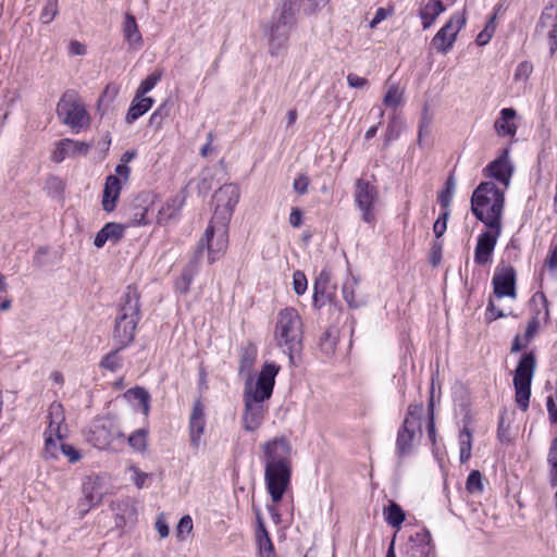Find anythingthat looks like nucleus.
Here are the masks:
<instances>
[{
	"label": "nucleus",
	"instance_id": "obj_1",
	"mask_svg": "<svg viewBox=\"0 0 557 557\" xmlns=\"http://www.w3.org/2000/svg\"><path fill=\"white\" fill-rule=\"evenodd\" d=\"M264 482L274 504H278L290 485L293 447L286 436H276L261 445Z\"/></svg>",
	"mask_w": 557,
	"mask_h": 557
},
{
	"label": "nucleus",
	"instance_id": "obj_2",
	"mask_svg": "<svg viewBox=\"0 0 557 557\" xmlns=\"http://www.w3.org/2000/svg\"><path fill=\"white\" fill-rule=\"evenodd\" d=\"M281 367L274 362H265L256 381L251 379L245 383L243 398L244 411L242 424L245 431L255 432L262 424L268 414L267 401L271 398L275 385V377Z\"/></svg>",
	"mask_w": 557,
	"mask_h": 557
},
{
	"label": "nucleus",
	"instance_id": "obj_3",
	"mask_svg": "<svg viewBox=\"0 0 557 557\" xmlns=\"http://www.w3.org/2000/svg\"><path fill=\"white\" fill-rule=\"evenodd\" d=\"M139 293L135 286H127L123 293L113 329V341L120 349L129 346L134 338L138 322L141 319Z\"/></svg>",
	"mask_w": 557,
	"mask_h": 557
},
{
	"label": "nucleus",
	"instance_id": "obj_4",
	"mask_svg": "<svg viewBox=\"0 0 557 557\" xmlns=\"http://www.w3.org/2000/svg\"><path fill=\"white\" fill-rule=\"evenodd\" d=\"M504 190L492 182L481 183L472 193L471 211L486 227H502Z\"/></svg>",
	"mask_w": 557,
	"mask_h": 557
},
{
	"label": "nucleus",
	"instance_id": "obj_5",
	"mask_svg": "<svg viewBox=\"0 0 557 557\" xmlns=\"http://www.w3.org/2000/svg\"><path fill=\"white\" fill-rule=\"evenodd\" d=\"M304 323L295 308L282 309L276 317L274 326V339L284 354H287L290 362L295 355L302 349Z\"/></svg>",
	"mask_w": 557,
	"mask_h": 557
},
{
	"label": "nucleus",
	"instance_id": "obj_6",
	"mask_svg": "<svg viewBox=\"0 0 557 557\" xmlns=\"http://www.w3.org/2000/svg\"><path fill=\"white\" fill-rule=\"evenodd\" d=\"M296 0H284L268 30L270 54L276 57L286 50L289 34L295 25Z\"/></svg>",
	"mask_w": 557,
	"mask_h": 557
},
{
	"label": "nucleus",
	"instance_id": "obj_7",
	"mask_svg": "<svg viewBox=\"0 0 557 557\" xmlns=\"http://www.w3.org/2000/svg\"><path fill=\"white\" fill-rule=\"evenodd\" d=\"M537 359L533 350L523 352L513 373L515 400L525 411L529 408L531 383L536 369Z\"/></svg>",
	"mask_w": 557,
	"mask_h": 557
},
{
	"label": "nucleus",
	"instance_id": "obj_8",
	"mask_svg": "<svg viewBox=\"0 0 557 557\" xmlns=\"http://www.w3.org/2000/svg\"><path fill=\"white\" fill-rule=\"evenodd\" d=\"M57 114L61 122L76 133L89 125L88 112L74 90H66L57 104Z\"/></svg>",
	"mask_w": 557,
	"mask_h": 557
},
{
	"label": "nucleus",
	"instance_id": "obj_9",
	"mask_svg": "<svg viewBox=\"0 0 557 557\" xmlns=\"http://www.w3.org/2000/svg\"><path fill=\"white\" fill-rule=\"evenodd\" d=\"M228 247V224L211 220L207 226L199 244L197 252L207 249L208 261L213 263L220 260Z\"/></svg>",
	"mask_w": 557,
	"mask_h": 557
},
{
	"label": "nucleus",
	"instance_id": "obj_10",
	"mask_svg": "<svg viewBox=\"0 0 557 557\" xmlns=\"http://www.w3.org/2000/svg\"><path fill=\"white\" fill-rule=\"evenodd\" d=\"M355 203L361 213V220L374 226L376 223V205L380 196L377 187L364 178H358L355 183Z\"/></svg>",
	"mask_w": 557,
	"mask_h": 557
},
{
	"label": "nucleus",
	"instance_id": "obj_11",
	"mask_svg": "<svg viewBox=\"0 0 557 557\" xmlns=\"http://www.w3.org/2000/svg\"><path fill=\"white\" fill-rule=\"evenodd\" d=\"M239 197L240 190L236 184H224L221 186L213 195L215 209L211 220L228 224Z\"/></svg>",
	"mask_w": 557,
	"mask_h": 557
},
{
	"label": "nucleus",
	"instance_id": "obj_12",
	"mask_svg": "<svg viewBox=\"0 0 557 557\" xmlns=\"http://www.w3.org/2000/svg\"><path fill=\"white\" fill-rule=\"evenodd\" d=\"M467 22L466 12H455L432 39V46L437 52L446 54L451 50L458 33Z\"/></svg>",
	"mask_w": 557,
	"mask_h": 557
},
{
	"label": "nucleus",
	"instance_id": "obj_13",
	"mask_svg": "<svg viewBox=\"0 0 557 557\" xmlns=\"http://www.w3.org/2000/svg\"><path fill=\"white\" fill-rule=\"evenodd\" d=\"M123 437L110 419L96 420L88 433V442L98 449H108L115 438Z\"/></svg>",
	"mask_w": 557,
	"mask_h": 557
},
{
	"label": "nucleus",
	"instance_id": "obj_14",
	"mask_svg": "<svg viewBox=\"0 0 557 557\" xmlns=\"http://www.w3.org/2000/svg\"><path fill=\"white\" fill-rule=\"evenodd\" d=\"M502 227H487L476 238L474 248V263L480 267L491 264L493 253L498 238L502 235Z\"/></svg>",
	"mask_w": 557,
	"mask_h": 557
},
{
	"label": "nucleus",
	"instance_id": "obj_15",
	"mask_svg": "<svg viewBox=\"0 0 557 557\" xmlns=\"http://www.w3.org/2000/svg\"><path fill=\"white\" fill-rule=\"evenodd\" d=\"M530 302L534 306H540V308L535 310L531 319L528 321L525 332L523 334L527 342H532L537 335L542 321L545 323H548L549 321L548 301L543 292H536L531 297Z\"/></svg>",
	"mask_w": 557,
	"mask_h": 557
},
{
	"label": "nucleus",
	"instance_id": "obj_16",
	"mask_svg": "<svg viewBox=\"0 0 557 557\" xmlns=\"http://www.w3.org/2000/svg\"><path fill=\"white\" fill-rule=\"evenodd\" d=\"M494 295L497 298H516V271L512 267L496 269L492 278Z\"/></svg>",
	"mask_w": 557,
	"mask_h": 557
},
{
	"label": "nucleus",
	"instance_id": "obj_17",
	"mask_svg": "<svg viewBox=\"0 0 557 557\" xmlns=\"http://www.w3.org/2000/svg\"><path fill=\"white\" fill-rule=\"evenodd\" d=\"M83 497L79 499V508L83 513L98 506L103 498V486L100 476H88L82 486Z\"/></svg>",
	"mask_w": 557,
	"mask_h": 557
},
{
	"label": "nucleus",
	"instance_id": "obj_18",
	"mask_svg": "<svg viewBox=\"0 0 557 557\" xmlns=\"http://www.w3.org/2000/svg\"><path fill=\"white\" fill-rule=\"evenodd\" d=\"M536 29L547 36L553 55L557 50V5L550 4L543 10Z\"/></svg>",
	"mask_w": 557,
	"mask_h": 557
},
{
	"label": "nucleus",
	"instance_id": "obj_19",
	"mask_svg": "<svg viewBox=\"0 0 557 557\" xmlns=\"http://www.w3.org/2000/svg\"><path fill=\"white\" fill-rule=\"evenodd\" d=\"M432 550V539L428 530L411 534L404 546V554L407 557H429Z\"/></svg>",
	"mask_w": 557,
	"mask_h": 557
},
{
	"label": "nucleus",
	"instance_id": "obj_20",
	"mask_svg": "<svg viewBox=\"0 0 557 557\" xmlns=\"http://www.w3.org/2000/svg\"><path fill=\"white\" fill-rule=\"evenodd\" d=\"M48 426L44 436H55L59 440H64L67 434V428L64 424L65 416L61 403L53 401L48 409Z\"/></svg>",
	"mask_w": 557,
	"mask_h": 557
},
{
	"label": "nucleus",
	"instance_id": "obj_21",
	"mask_svg": "<svg viewBox=\"0 0 557 557\" xmlns=\"http://www.w3.org/2000/svg\"><path fill=\"white\" fill-rule=\"evenodd\" d=\"M206 428L205 406L200 399L194 403L189 417V440L194 448H198Z\"/></svg>",
	"mask_w": 557,
	"mask_h": 557
},
{
	"label": "nucleus",
	"instance_id": "obj_22",
	"mask_svg": "<svg viewBox=\"0 0 557 557\" xmlns=\"http://www.w3.org/2000/svg\"><path fill=\"white\" fill-rule=\"evenodd\" d=\"M92 143L78 141L71 138L60 140L57 148L52 152V160L57 163L62 162L67 157H75L77 154H87Z\"/></svg>",
	"mask_w": 557,
	"mask_h": 557
},
{
	"label": "nucleus",
	"instance_id": "obj_23",
	"mask_svg": "<svg viewBox=\"0 0 557 557\" xmlns=\"http://www.w3.org/2000/svg\"><path fill=\"white\" fill-rule=\"evenodd\" d=\"M486 175L493 177L504 184L505 188L509 186L510 178L513 172V168L510 164L507 151L504 156L491 162L486 168Z\"/></svg>",
	"mask_w": 557,
	"mask_h": 557
},
{
	"label": "nucleus",
	"instance_id": "obj_24",
	"mask_svg": "<svg viewBox=\"0 0 557 557\" xmlns=\"http://www.w3.org/2000/svg\"><path fill=\"white\" fill-rule=\"evenodd\" d=\"M417 431L420 432L417 426L411 425L409 420H404L396 438V453L398 457H404L411 453L412 442Z\"/></svg>",
	"mask_w": 557,
	"mask_h": 557
},
{
	"label": "nucleus",
	"instance_id": "obj_25",
	"mask_svg": "<svg viewBox=\"0 0 557 557\" xmlns=\"http://www.w3.org/2000/svg\"><path fill=\"white\" fill-rule=\"evenodd\" d=\"M121 188L122 183L117 176L109 175L107 177L102 195V208L104 211L111 212L115 209Z\"/></svg>",
	"mask_w": 557,
	"mask_h": 557
},
{
	"label": "nucleus",
	"instance_id": "obj_26",
	"mask_svg": "<svg viewBox=\"0 0 557 557\" xmlns=\"http://www.w3.org/2000/svg\"><path fill=\"white\" fill-rule=\"evenodd\" d=\"M125 228L122 224L109 222L95 236L94 245L102 248L108 240L120 242L124 236Z\"/></svg>",
	"mask_w": 557,
	"mask_h": 557
},
{
	"label": "nucleus",
	"instance_id": "obj_27",
	"mask_svg": "<svg viewBox=\"0 0 557 557\" xmlns=\"http://www.w3.org/2000/svg\"><path fill=\"white\" fill-rule=\"evenodd\" d=\"M446 10L440 0H429L420 10L419 17L423 29L430 28L436 18Z\"/></svg>",
	"mask_w": 557,
	"mask_h": 557
},
{
	"label": "nucleus",
	"instance_id": "obj_28",
	"mask_svg": "<svg viewBox=\"0 0 557 557\" xmlns=\"http://www.w3.org/2000/svg\"><path fill=\"white\" fill-rule=\"evenodd\" d=\"M516 111L512 108H505L500 116L495 121L494 127L499 136H515L517 125L515 123Z\"/></svg>",
	"mask_w": 557,
	"mask_h": 557
},
{
	"label": "nucleus",
	"instance_id": "obj_29",
	"mask_svg": "<svg viewBox=\"0 0 557 557\" xmlns=\"http://www.w3.org/2000/svg\"><path fill=\"white\" fill-rule=\"evenodd\" d=\"M153 102L154 101L151 97H141L140 95H135L125 116L126 123L133 124L136 120H138L151 109Z\"/></svg>",
	"mask_w": 557,
	"mask_h": 557
},
{
	"label": "nucleus",
	"instance_id": "obj_30",
	"mask_svg": "<svg viewBox=\"0 0 557 557\" xmlns=\"http://www.w3.org/2000/svg\"><path fill=\"white\" fill-rule=\"evenodd\" d=\"M258 520V529H257V543L259 548V554L261 557H275L274 554V545L270 537L269 532L267 531L260 512H257Z\"/></svg>",
	"mask_w": 557,
	"mask_h": 557
},
{
	"label": "nucleus",
	"instance_id": "obj_31",
	"mask_svg": "<svg viewBox=\"0 0 557 557\" xmlns=\"http://www.w3.org/2000/svg\"><path fill=\"white\" fill-rule=\"evenodd\" d=\"M122 30L124 38L129 45H141L143 37L139 32L136 18L131 13H125L124 21L122 24Z\"/></svg>",
	"mask_w": 557,
	"mask_h": 557
},
{
	"label": "nucleus",
	"instance_id": "obj_32",
	"mask_svg": "<svg viewBox=\"0 0 557 557\" xmlns=\"http://www.w3.org/2000/svg\"><path fill=\"white\" fill-rule=\"evenodd\" d=\"M383 517L388 525L398 529L405 521L406 513L397 503L389 500V504L383 508Z\"/></svg>",
	"mask_w": 557,
	"mask_h": 557
},
{
	"label": "nucleus",
	"instance_id": "obj_33",
	"mask_svg": "<svg viewBox=\"0 0 557 557\" xmlns=\"http://www.w3.org/2000/svg\"><path fill=\"white\" fill-rule=\"evenodd\" d=\"M183 206V200L177 197L166 200L159 209L157 215L158 224H166L171 219L175 218Z\"/></svg>",
	"mask_w": 557,
	"mask_h": 557
},
{
	"label": "nucleus",
	"instance_id": "obj_34",
	"mask_svg": "<svg viewBox=\"0 0 557 557\" xmlns=\"http://www.w3.org/2000/svg\"><path fill=\"white\" fill-rule=\"evenodd\" d=\"M358 287V280L354 276L347 278L343 284V296L345 301L350 308H358L363 305V299L358 297L356 289Z\"/></svg>",
	"mask_w": 557,
	"mask_h": 557
},
{
	"label": "nucleus",
	"instance_id": "obj_35",
	"mask_svg": "<svg viewBox=\"0 0 557 557\" xmlns=\"http://www.w3.org/2000/svg\"><path fill=\"white\" fill-rule=\"evenodd\" d=\"M197 259L191 261L187 268L182 271L180 277L175 281V289L181 294H187L189 287L194 281L195 274L197 272Z\"/></svg>",
	"mask_w": 557,
	"mask_h": 557
},
{
	"label": "nucleus",
	"instance_id": "obj_36",
	"mask_svg": "<svg viewBox=\"0 0 557 557\" xmlns=\"http://www.w3.org/2000/svg\"><path fill=\"white\" fill-rule=\"evenodd\" d=\"M459 460L461 463L467 462L471 458L472 450V432L465 426L458 435Z\"/></svg>",
	"mask_w": 557,
	"mask_h": 557
},
{
	"label": "nucleus",
	"instance_id": "obj_37",
	"mask_svg": "<svg viewBox=\"0 0 557 557\" xmlns=\"http://www.w3.org/2000/svg\"><path fill=\"white\" fill-rule=\"evenodd\" d=\"M257 347L252 343H248L240 349L239 372H250L257 359Z\"/></svg>",
	"mask_w": 557,
	"mask_h": 557
},
{
	"label": "nucleus",
	"instance_id": "obj_38",
	"mask_svg": "<svg viewBox=\"0 0 557 557\" xmlns=\"http://www.w3.org/2000/svg\"><path fill=\"white\" fill-rule=\"evenodd\" d=\"M121 350L122 349H120V345H117L115 349L111 350L106 356H103L99 363L100 368L106 369L110 372H116L117 370H120L123 366V359L120 355Z\"/></svg>",
	"mask_w": 557,
	"mask_h": 557
},
{
	"label": "nucleus",
	"instance_id": "obj_39",
	"mask_svg": "<svg viewBox=\"0 0 557 557\" xmlns=\"http://www.w3.org/2000/svg\"><path fill=\"white\" fill-rule=\"evenodd\" d=\"M147 440L148 431L146 429H138L128 436L127 442L133 449L144 451L147 448Z\"/></svg>",
	"mask_w": 557,
	"mask_h": 557
},
{
	"label": "nucleus",
	"instance_id": "obj_40",
	"mask_svg": "<svg viewBox=\"0 0 557 557\" xmlns=\"http://www.w3.org/2000/svg\"><path fill=\"white\" fill-rule=\"evenodd\" d=\"M547 463L550 467L549 481L552 485H557V436L552 441L548 454Z\"/></svg>",
	"mask_w": 557,
	"mask_h": 557
},
{
	"label": "nucleus",
	"instance_id": "obj_41",
	"mask_svg": "<svg viewBox=\"0 0 557 557\" xmlns=\"http://www.w3.org/2000/svg\"><path fill=\"white\" fill-rule=\"evenodd\" d=\"M403 102V91L396 85H391L383 98V103L387 108H397Z\"/></svg>",
	"mask_w": 557,
	"mask_h": 557
},
{
	"label": "nucleus",
	"instance_id": "obj_42",
	"mask_svg": "<svg viewBox=\"0 0 557 557\" xmlns=\"http://www.w3.org/2000/svg\"><path fill=\"white\" fill-rule=\"evenodd\" d=\"M170 114V107L166 103L160 104L149 117V124L157 131L161 129L164 120Z\"/></svg>",
	"mask_w": 557,
	"mask_h": 557
},
{
	"label": "nucleus",
	"instance_id": "obj_43",
	"mask_svg": "<svg viewBox=\"0 0 557 557\" xmlns=\"http://www.w3.org/2000/svg\"><path fill=\"white\" fill-rule=\"evenodd\" d=\"M455 189L456 182L455 178L450 175L445 183V188L438 196V201L443 208L447 209L449 207L455 194Z\"/></svg>",
	"mask_w": 557,
	"mask_h": 557
},
{
	"label": "nucleus",
	"instance_id": "obj_44",
	"mask_svg": "<svg viewBox=\"0 0 557 557\" xmlns=\"http://www.w3.org/2000/svg\"><path fill=\"white\" fill-rule=\"evenodd\" d=\"M125 395L137 400L141 405L144 413L145 414L148 413L150 396H149V393L145 388H143V387L131 388L126 392Z\"/></svg>",
	"mask_w": 557,
	"mask_h": 557
},
{
	"label": "nucleus",
	"instance_id": "obj_45",
	"mask_svg": "<svg viewBox=\"0 0 557 557\" xmlns=\"http://www.w3.org/2000/svg\"><path fill=\"white\" fill-rule=\"evenodd\" d=\"M466 490L471 494L481 493L483 491L482 475L478 470H473L467 478Z\"/></svg>",
	"mask_w": 557,
	"mask_h": 557
},
{
	"label": "nucleus",
	"instance_id": "obj_46",
	"mask_svg": "<svg viewBox=\"0 0 557 557\" xmlns=\"http://www.w3.org/2000/svg\"><path fill=\"white\" fill-rule=\"evenodd\" d=\"M161 79V73H152L148 75L139 85L135 95L146 97V94L154 88L157 83Z\"/></svg>",
	"mask_w": 557,
	"mask_h": 557
},
{
	"label": "nucleus",
	"instance_id": "obj_47",
	"mask_svg": "<svg viewBox=\"0 0 557 557\" xmlns=\"http://www.w3.org/2000/svg\"><path fill=\"white\" fill-rule=\"evenodd\" d=\"M423 411V404H411L407 408L406 417L404 420H409L412 426L420 430V418Z\"/></svg>",
	"mask_w": 557,
	"mask_h": 557
},
{
	"label": "nucleus",
	"instance_id": "obj_48",
	"mask_svg": "<svg viewBox=\"0 0 557 557\" xmlns=\"http://www.w3.org/2000/svg\"><path fill=\"white\" fill-rule=\"evenodd\" d=\"M429 411V424H428V433L429 437L434 441L435 440V423H434V380H432L431 391H430V399L428 405Z\"/></svg>",
	"mask_w": 557,
	"mask_h": 557
},
{
	"label": "nucleus",
	"instance_id": "obj_49",
	"mask_svg": "<svg viewBox=\"0 0 557 557\" xmlns=\"http://www.w3.org/2000/svg\"><path fill=\"white\" fill-rule=\"evenodd\" d=\"M60 443H64V440H59L53 436H45V454L47 457L57 458L61 453Z\"/></svg>",
	"mask_w": 557,
	"mask_h": 557
},
{
	"label": "nucleus",
	"instance_id": "obj_50",
	"mask_svg": "<svg viewBox=\"0 0 557 557\" xmlns=\"http://www.w3.org/2000/svg\"><path fill=\"white\" fill-rule=\"evenodd\" d=\"M58 13V3L57 0H48L46 5L42 8L40 13V21L44 24H49L53 21Z\"/></svg>",
	"mask_w": 557,
	"mask_h": 557
},
{
	"label": "nucleus",
	"instance_id": "obj_51",
	"mask_svg": "<svg viewBox=\"0 0 557 557\" xmlns=\"http://www.w3.org/2000/svg\"><path fill=\"white\" fill-rule=\"evenodd\" d=\"M401 131V122L394 115L387 125L385 133V143L388 144L398 138Z\"/></svg>",
	"mask_w": 557,
	"mask_h": 557
},
{
	"label": "nucleus",
	"instance_id": "obj_52",
	"mask_svg": "<svg viewBox=\"0 0 557 557\" xmlns=\"http://www.w3.org/2000/svg\"><path fill=\"white\" fill-rule=\"evenodd\" d=\"M307 277L301 271H296L293 274V286L297 295H302L307 290Z\"/></svg>",
	"mask_w": 557,
	"mask_h": 557
},
{
	"label": "nucleus",
	"instance_id": "obj_53",
	"mask_svg": "<svg viewBox=\"0 0 557 557\" xmlns=\"http://www.w3.org/2000/svg\"><path fill=\"white\" fill-rule=\"evenodd\" d=\"M533 72V65L529 61H523L518 64L515 71L516 81H527Z\"/></svg>",
	"mask_w": 557,
	"mask_h": 557
},
{
	"label": "nucleus",
	"instance_id": "obj_54",
	"mask_svg": "<svg viewBox=\"0 0 557 557\" xmlns=\"http://www.w3.org/2000/svg\"><path fill=\"white\" fill-rule=\"evenodd\" d=\"M310 178L306 174H299L293 183L294 190L299 195H305L308 191Z\"/></svg>",
	"mask_w": 557,
	"mask_h": 557
},
{
	"label": "nucleus",
	"instance_id": "obj_55",
	"mask_svg": "<svg viewBox=\"0 0 557 557\" xmlns=\"http://www.w3.org/2000/svg\"><path fill=\"white\" fill-rule=\"evenodd\" d=\"M545 265L554 275H557V244L549 247Z\"/></svg>",
	"mask_w": 557,
	"mask_h": 557
},
{
	"label": "nucleus",
	"instance_id": "obj_56",
	"mask_svg": "<svg viewBox=\"0 0 557 557\" xmlns=\"http://www.w3.org/2000/svg\"><path fill=\"white\" fill-rule=\"evenodd\" d=\"M329 277L327 275H324V273H321L320 276L314 282V293H313V302L317 305L319 295H323L325 292V287L327 284Z\"/></svg>",
	"mask_w": 557,
	"mask_h": 557
},
{
	"label": "nucleus",
	"instance_id": "obj_57",
	"mask_svg": "<svg viewBox=\"0 0 557 557\" xmlns=\"http://www.w3.org/2000/svg\"><path fill=\"white\" fill-rule=\"evenodd\" d=\"M447 216H448V211H445L441 216L437 218V220L434 222V225H433V232H434V235L440 238L445 232H446V228H447Z\"/></svg>",
	"mask_w": 557,
	"mask_h": 557
},
{
	"label": "nucleus",
	"instance_id": "obj_58",
	"mask_svg": "<svg viewBox=\"0 0 557 557\" xmlns=\"http://www.w3.org/2000/svg\"><path fill=\"white\" fill-rule=\"evenodd\" d=\"M394 10L393 8H379L375 11L374 17L370 22V27L374 28L377 24H380L382 21L386 20L388 16L393 14Z\"/></svg>",
	"mask_w": 557,
	"mask_h": 557
},
{
	"label": "nucleus",
	"instance_id": "obj_59",
	"mask_svg": "<svg viewBox=\"0 0 557 557\" xmlns=\"http://www.w3.org/2000/svg\"><path fill=\"white\" fill-rule=\"evenodd\" d=\"M61 453L67 457L70 462H76L81 459V454L72 445L60 443Z\"/></svg>",
	"mask_w": 557,
	"mask_h": 557
},
{
	"label": "nucleus",
	"instance_id": "obj_60",
	"mask_svg": "<svg viewBox=\"0 0 557 557\" xmlns=\"http://www.w3.org/2000/svg\"><path fill=\"white\" fill-rule=\"evenodd\" d=\"M505 317V313L497 309L496 306L494 305V302L492 300L488 301V305H487V308H486V313H485V319L487 322H493L499 318H504Z\"/></svg>",
	"mask_w": 557,
	"mask_h": 557
},
{
	"label": "nucleus",
	"instance_id": "obj_61",
	"mask_svg": "<svg viewBox=\"0 0 557 557\" xmlns=\"http://www.w3.org/2000/svg\"><path fill=\"white\" fill-rule=\"evenodd\" d=\"M129 471L132 472V480L134 484L141 488L145 485L146 480L148 479V474L141 472L137 467H131Z\"/></svg>",
	"mask_w": 557,
	"mask_h": 557
},
{
	"label": "nucleus",
	"instance_id": "obj_62",
	"mask_svg": "<svg viewBox=\"0 0 557 557\" xmlns=\"http://www.w3.org/2000/svg\"><path fill=\"white\" fill-rule=\"evenodd\" d=\"M531 342H527L524 335L517 334L511 343L510 352L516 354L529 346Z\"/></svg>",
	"mask_w": 557,
	"mask_h": 557
},
{
	"label": "nucleus",
	"instance_id": "obj_63",
	"mask_svg": "<svg viewBox=\"0 0 557 557\" xmlns=\"http://www.w3.org/2000/svg\"><path fill=\"white\" fill-rule=\"evenodd\" d=\"M193 531V519L190 516H183L177 524V535Z\"/></svg>",
	"mask_w": 557,
	"mask_h": 557
},
{
	"label": "nucleus",
	"instance_id": "obj_64",
	"mask_svg": "<svg viewBox=\"0 0 557 557\" xmlns=\"http://www.w3.org/2000/svg\"><path fill=\"white\" fill-rule=\"evenodd\" d=\"M497 437L500 442H509V424H506L504 417L499 418Z\"/></svg>",
	"mask_w": 557,
	"mask_h": 557
}]
</instances>
